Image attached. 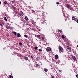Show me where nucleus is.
Wrapping results in <instances>:
<instances>
[{"instance_id": "f257e3e1", "label": "nucleus", "mask_w": 78, "mask_h": 78, "mask_svg": "<svg viewBox=\"0 0 78 78\" xmlns=\"http://www.w3.org/2000/svg\"><path fill=\"white\" fill-rule=\"evenodd\" d=\"M58 49L59 51H61V52H62V50H63V48H62L61 47V46H59L58 47Z\"/></svg>"}, {"instance_id": "f03ea898", "label": "nucleus", "mask_w": 78, "mask_h": 78, "mask_svg": "<svg viewBox=\"0 0 78 78\" xmlns=\"http://www.w3.org/2000/svg\"><path fill=\"white\" fill-rule=\"evenodd\" d=\"M73 58V61H75L76 60V57L75 56H72Z\"/></svg>"}, {"instance_id": "7ed1b4c3", "label": "nucleus", "mask_w": 78, "mask_h": 78, "mask_svg": "<svg viewBox=\"0 0 78 78\" xmlns=\"http://www.w3.org/2000/svg\"><path fill=\"white\" fill-rule=\"evenodd\" d=\"M46 50L47 51H51V48H47Z\"/></svg>"}, {"instance_id": "20e7f679", "label": "nucleus", "mask_w": 78, "mask_h": 78, "mask_svg": "<svg viewBox=\"0 0 78 78\" xmlns=\"http://www.w3.org/2000/svg\"><path fill=\"white\" fill-rule=\"evenodd\" d=\"M23 13L22 12H21L20 13V16H23Z\"/></svg>"}, {"instance_id": "39448f33", "label": "nucleus", "mask_w": 78, "mask_h": 78, "mask_svg": "<svg viewBox=\"0 0 78 78\" xmlns=\"http://www.w3.org/2000/svg\"><path fill=\"white\" fill-rule=\"evenodd\" d=\"M16 35L18 37H21V35H20V33H18L16 34Z\"/></svg>"}, {"instance_id": "423d86ee", "label": "nucleus", "mask_w": 78, "mask_h": 78, "mask_svg": "<svg viewBox=\"0 0 78 78\" xmlns=\"http://www.w3.org/2000/svg\"><path fill=\"white\" fill-rule=\"evenodd\" d=\"M72 20H75V22L76 21V18L74 16H73L72 18Z\"/></svg>"}, {"instance_id": "0eeeda50", "label": "nucleus", "mask_w": 78, "mask_h": 78, "mask_svg": "<svg viewBox=\"0 0 78 78\" xmlns=\"http://www.w3.org/2000/svg\"><path fill=\"white\" fill-rule=\"evenodd\" d=\"M66 7L67 8H70V5L68 4L66 5Z\"/></svg>"}, {"instance_id": "6e6552de", "label": "nucleus", "mask_w": 78, "mask_h": 78, "mask_svg": "<svg viewBox=\"0 0 78 78\" xmlns=\"http://www.w3.org/2000/svg\"><path fill=\"white\" fill-rule=\"evenodd\" d=\"M55 59H58V55H56L55 56Z\"/></svg>"}, {"instance_id": "1a4fd4ad", "label": "nucleus", "mask_w": 78, "mask_h": 78, "mask_svg": "<svg viewBox=\"0 0 78 78\" xmlns=\"http://www.w3.org/2000/svg\"><path fill=\"white\" fill-rule=\"evenodd\" d=\"M67 49H68L69 50V51H71V48L70 47H69V46H67Z\"/></svg>"}, {"instance_id": "9d476101", "label": "nucleus", "mask_w": 78, "mask_h": 78, "mask_svg": "<svg viewBox=\"0 0 78 78\" xmlns=\"http://www.w3.org/2000/svg\"><path fill=\"white\" fill-rule=\"evenodd\" d=\"M37 61H39L40 60V58L39 57H37L36 58Z\"/></svg>"}, {"instance_id": "9b49d317", "label": "nucleus", "mask_w": 78, "mask_h": 78, "mask_svg": "<svg viewBox=\"0 0 78 78\" xmlns=\"http://www.w3.org/2000/svg\"><path fill=\"white\" fill-rule=\"evenodd\" d=\"M5 27H6V28H7V29H9V28H10L9 27L8 25L5 26Z\"/></svg>"}, {"instance_id": "f8f14e48", "label": "nucleus", "mask_w": 78, "mask_h": 78, "mask_svg": "<svg viewBox=\"0 0 78 78\" xmlns=\"http://www.w3.org/2000/svg\"><path fill=\"white\" fill-rule=\"evenodd\" d=\"M24 58L25 59L26 61H28V58L27 57H25Z\"/></svg>"}, {"instance_id": "ddd939ff", "label": "nucleus", "mask_w": 78, "mask_h": 78, "mask_svg": "<svg viewBox=\"0 0 78 78\" xmlns=\"http://www.w3.org/2000/svg\"><path fill=\"white\" fill-rule=\"evenodd\" d=\"M37 36L38 39H41V37H41V36H40V35H37Z\"/></svg>"}, {"instance_id": "4468645a", "label": "nucleus", "mask_w": 78, "mask_h": 78, "mask_svg": "<svg viewBox=\"0 0 78 78\" xmlns=\"http://www.w3.org/2000/svg\"><path fill=\"white\" fill-rule=\"evenodd\" d=\"M44 72H48V69H44Z\"/></svg>"}, {"instance_id": "2eb2a0df", "label": "nucleus", "mask_w": 78, "mask_h": 78, "mask_svg": "<svg viewBox=\"0 0 78 78\" xmlns=\"http://www.w3.org/2000/svg\"><path fill=\"white\" fill-rule=\"evenodd\" d=\"M25 18L26 20H28V17H27V16H26Z\"/></svg>"}, {"instance_id": "dca6fc26", "label": "nucleus", "mask_w": 78, "mask_h": 78, "mask_svg": "<svg viewBox=\"0 0 78 78\" xmlns=\"http://www.w3.org/2000/svg\"><path fill=\"white\" fill-rule=\"evenodd\" d=\"M11 6H12V7H13V9H14V10H15V7H14L13 6V5H11Z\"/></svg>"}, {"instance_id": "f3484780", "label": "nucleus", "mask_w": 78, "mask_h": 78, "mask_svg": "<svg viewBox=\"0 0 78 78\" xmlns=\"http://www.w3.org/2000/svg\"><path fill=\"white\" fill-rule=\"evenodd\" d=\"M4 19L5 21H7V19H6V18L5 17H4Z\"/></svg>"}, {"instance_id": "a211bd4d", "label": "nucleus", "mask_w": 78, "mask_h": 78, "mask_svg": "<svg viewBox=\"0 0 78 78\" xmlns=\"http://www.w3.org/2000/svg\"><path fill=\"white\" fill-rule=\"evenodd\" d=\"M62 37L63 39H64L65 38V37L64 35H62Z\"/></svg>"}, {"instance_id": "6ab92c4d", "label": "nucleus", "mask_w": 78, "mask_h": 78, "mask_svg": "<svg viewBox=\"0 0 78 78\" xmlns=\"http://www.w3.org/2000/svg\"><path fill=\"white\" fill-rule=\"evenodd\" d=\"M9 77L10 78H13V77H12L11 75H9Z\"/></svg>"}, {"instance_id": "aec40b11", "label": "nucleus", "mask_w": 78, "mask_h": 78, "mask_svg": "<svg viewBox=\"0 0 78 78\" xmlns=\"http://www.w3.org/2000/svg\"><path fill=\"white\" fill-rule=\"evenodd\" d=\"M4 3L5 5H6V4H7V2H6V1H5L4 2Z\"/></svg>"}, {"instance_id": "412c9836", "label": "nucleus", "mask_w": 78, "mask_h": 78, "mask_svg": "<svg viewBox=\"0 0 78 78\" xmlns=\"http://www.w3.org/2000/svg\"><path fill=\"white\" fill-rule=\"evenodd\" d=\"M38 50L39 51H42V50L41 49H39Z\"/></svg>"}, {"instance_id": "4be33fe9", "label": "nucleus", "mask_w": 78, "mask_h": 78, "mask_svg": "<svg viewBox=\"0 0 78 78\" xmlns=\"http://www.w3.org/2000/svg\"><path fill=\"white\" fill-rule=\"evenodd\" d=\"M13 34H15V35H16V32H14Z\"/></svg>"}, {"instance_id": "5701e85b", "label": "nucleus", "mask_w": 78, "mask_h": 78, "mask_svg": "<svg viewBox=\"0 0 78 78\" xmlns=\"http://www.w3.org/2000/svg\"><path fill=\"white\" fill-rule=\"evenodd\" d=\"M24 37H25L27 38L28 37V36L27 35H24Z\"/></svg>"}, {"instance_id": "b1692460", "label": "nucleus", "mask_w": 78, "mask_h": 78, "mask_svg": "<svg viewBox=\"0 0 78 78\" xmlns=\"http://www.w3.org/2000/svg\"><path fill=\"white\" fill-rule=\"evenodd\" d=\"M36 67H39V65L37 64H36Z\"/></svg>"}, {"instance_id": "393cba45", "label": "nucleus", "mask_w": 78, "mask_h": 78, "mask_svg": "<svg viewBox=\"0 0 78 78\" xmlns=\"http://www.w3.org/2000/svg\"><path fill=\"white\" fill-rule=\"evenodd\" d=\"M0 26H1V27H3V24H0Z\"/></svg>"}, {"instance_id": "a878e982", "label": "nucleus", "mask_w": 78, "mask_h": 78, "mask_svg": "<svg viewBox=\"0 0 78 78\" xmlns=\"http://www.w3.org/2000/svg\"><path fill=\"white\" fill-rule=\"evenodd\" d=\"M37 47H36L35 48H34V49H35V50H37Z\"/></svg>"}, {"instance_id": "bb28decb", "label": "nucleus", "mask_w": 78, "mask_h": 78, "mask_svg": "<svg viewBox=\"0 0 78 78\" xmlns=\"http://www.w3.org/2000/svg\"><path fill=\"white\" fill-rule=\"evenodd\" d=\"M41 38L42 39V41H44V37H41Z\"/></svg>"}, {"instance_id": "cd10ccee", "label": "nucleus", "mask_w": 78, "mask_h": 78, "mask_svg": "<svg viewBox=\"0 0 78 78\" xmlns=\"http://www.w3.org/2000/svg\"><path fill=\"white\" fill-rule=\"evenodd\" d=\"M58 71H59V72H60V73L62 72V70H58Z\"/></svg>"}, {"instance_id": "c85d7f7f", "label": "nucleus", "mask_w": 78, "mask_h": 78, "mask_svg": "<svg viewBox=\"0 0 78 78\" xmlns=\"http://www.w3.org/2000/svg\"><path fill=\"white\" fill-rule=\"evenodd\" d=\"M19 45H21L22 44V43L21 42L19 43Z\"/></svg>"}, {"instance_id": "c756f323", "label": "nucleus", "mask_w": 78, "mask_h": 78, "mask_svg": "<svg viewBox=\"0 0 78 78\" xmlns=\"http://www.w3.org/2000/svg\"><path fill=\"white\" fill-rule=\"evenodd\" d=\"M14 2H15V1H13L12 2V3H14Z\"/></svg>"}, {"instance_id": "7c9ffc66", "label": "nucleus", "mask_w": 78, "mask_h": 78, "mask_svg": "<svg viewBox=\"0 0 78 78\" xmlns=\"http://www.w3.org/2000/svg\"><path fill=\"white\" fill-rule=\"evenodd\" d=\"M56 4L57 5H59V2H56Z\"/></svg>"}, {"instance_id": "2f4dec72", "label": "nucleus", "mask_w": 78, "mask_h": 78, "mask_svg": "<svg viewBox=\"0 0 78 78\" xmlns=\"http://www.w3.org/2000/svg\"><path fill=\"white\" fill-rule=\"evenodd\" d=\"M30 58H32V59H34V58H33V56H31L30 57Z\"/></svg>"}, {"instance_id": "473e14b6", "label": "nucleus", "mask_w": 78, "mask_h": 78, "mask_svg": "<svg viewBox=\"0 0 78 78\" xmlns=\"http://www.w3.org/2000/svg\"><path fill=\"white\" fill-rule=\"evenodd\" d=\"M51 78H55V77L53 76H52Z\"/></svg>"}, {"instance_id": "72a5a7b5", "label": "nucleus", "mask_w": 78, "mask_h": 78, "mask_svg": "<svg viewBox=\"0 0 78 78\" xmlns=\"http://www.w3.org/2000/svg\"><path fill=\"white\" fill-rule=\"evenodd\" d=\"M7 9H8V7H6V10H7Z\"/></svg>"}, {"instance_id": "f704fd0d", "label": "nucleus", "mask_w": 78, "mask_h": 78, "mask_svg": "<svg viewBox=\"0 0 78 78\" xmlns=\"http://www.w3.org/2000/svg\"><path fill=\"white\" fill-rule=\"evenodd\" d=\"M32 12H35V11H34L33 10H32Z\"/></svg>"}, {"instance_id": "c9c22d12", "label": "nucleus", "mask_w": 78, "mask_h": 78, "mask_svg": "<svg viewBox=\"0 0 78 78\" xmlns=\"http://www.w3.org/2000/svg\"><path fill=\"white\" fill-rule=\"evenodd\" d=\"M76 22H77V23H78V20H77Z\"/></svg>"}, {"instance_id": "e433bc0d", "label": "nucleus", "mask_w": 78, "mask_h": 78, "mask_svg": "<svg viewBox=\"0 0 78 78\" xmlns=\"http://www.w3.org/2000/svg\"><path fill=\"white\" fill-rule=\"evenodd\" d=\"M2 4V3H1V2H0V5H1Z\"/></svg>"}, {"instance_id": "4c0bfd02", "label": "nucleus", "mask_w": 78, "mask_h": 78, "mask_svg": "<svg viewBox=\"0 0 78 78\" xmlns=\"http://www.w3.org/2000/svg\"><path fill=\"white\" fill-rule=\"evenodd\" d=\"M27 30H30V29H29V28H27Z\"/></svg>"}, {"instance_id": "58836bf2", "label": "nucleus", "mask_w": 78, "mask_h": 78, "mask_svg": "<svg viewBox=\"0 0 78 78\" xmlns=\"http://www.w3.org/2000/svg\"><path fill=\"white\" fill-rule=\"evenodd\" d=\"M77 47L78 48V45H77Z\"/></svg>"}, {"instance_id": "ea45409f", "label": "nucleus", "mask_w": 78, "mask_h": 78, "mask_svg": "<svg viewBox=\"0 0 78 78\" xmlns=\"http://www.w3.org/2000/svg\"><path fill=\"white\" fill-rule=\"evenodd\" d=\"M6 8H7V6H5Z\"/></svg>"}, {"instance_id": "a19ab883", "label": "nucleus", "mask_w": 78, "mask_h": 78, "mask_svg": "<svg viewBox=\"0 0 78 78\" xmlns=\"http://www.w3.org/2000/svg\"><path fill=\"white\" fill-rule=\"evenodd\" d=\"M34 66L35 67H36V66Z\"/></svg>"}]
</instances>
